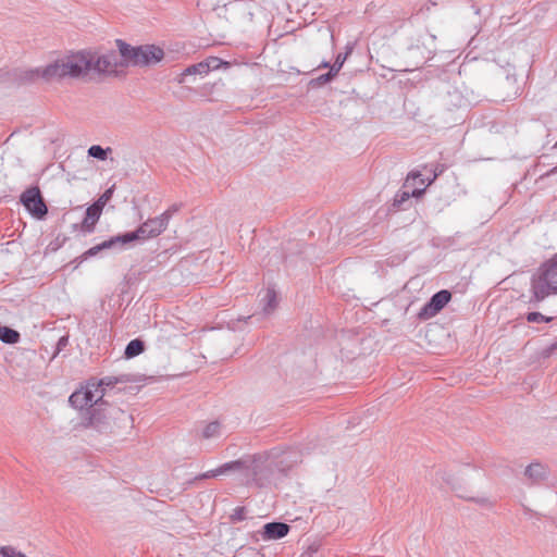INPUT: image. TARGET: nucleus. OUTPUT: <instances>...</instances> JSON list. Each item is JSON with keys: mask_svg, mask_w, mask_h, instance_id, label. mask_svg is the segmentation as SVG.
<instances>
[{"mask_svg": "<svg viewBox=\"0 0 557 557\" xmlns=\"http://www.w3.org/2000/svg\"><path fill=\"white\" fill-rule=\"evenodd\" d=\"M69 78L86 79L95 76H110L119 66H125L115 51L100 53L94 50H81L65 55Z\"/></svg>", "mask_w": 557, "mask_h": 557, "instance_id": "1", "label": "nucleus"}, {"mask_svg": "<svg viewBox=\"0 0 557 557\" xmlns=\"http://www.w3.org/2000/svg\"><path fill=\"white\" fill-rule=\"evenodd\" d=\"M133 424V418L126 411L106 401L88 411L84 425L94 428L101 433H112L115 429L127 428Z\"/></svg>", "mask_w": 557, "mask_h": 557, "instance_id": "2", "label": "nucleus"}, {"mask_svg": "<svg viewBox=\"0 0 557 557\" xmlns=\"http://www.w3.org/2000/svg\"><path fill=\"white\" fill-rule=\"evenodd\" d=\"M116 47L125 66H150L164 58L162 48L156 45L131 46L122 39H116Z\"/></svg>", "mask_w": 557, "mask_h": 557, "instance_id": "3", "label": "nucleus"}, {"mask_svg": "<svg viewBox=\"0 0 557 557\" xmlns=\"http://www.w3.org/2000/svg\"><path fill=\"white\" fill-rule=\"evenodd\" d=\"M531 289L536 301H542L550 294H557V255L543 263L533 275Z\"/></svg>", "mask_w": 557, "mask_h": 557, "instance_id": "4", "label": "nucleus"}, {"mask_svg": "<svg viewBox=\"0 0 557 557\" xmlns=\"http://www.w3.org/2000/svg\"><path fill=\"white\" fill-rule=\"evenodd\" d=\"M103 396V389L99 388V384H96L95 380H90L70 396L69 403L75 409L83 410L87 407L91 409L106 404Z\"/></svg>", "mask_w": 557, "mask_h": 557, "instance_id": "5", "label": "nucleus"}, {"mask_svg": "<svg viewBox=\"0 0 557 557\" xmlns=\"http://www.w3.org/2000/svg\"><path fill=\"white\" fill-rule=\"evenodd\" d=\"M69 77L65 57L57 59L54 62L42 67L26 70L23 72L22 79L25 82H36L41 78L47 83L61 81Z\"/></svg>", "mask_w": 557, "mask_h": 557, "instance_id": "6", "label": "nucleus"}, {"mask_svg": "<svg viewBox=\"0 0 557 557\" xmlns=\"http://www.w3.org/2000/svg\"><path fill=\"white\" fill-rule=\"evenodd\" d=\"M20 201L25 209L37 219H42L48 213V208L38 186L29 187L23 191Z\"/></svg>", "mask_w": 557, "mask_h": 557, "instance_id": "7", "label": "nucleus"}, {"mask_svg": "<svg viewBox=\"0 0 557 557\" xmlns=\"http://www.w3.org/2000/svg\"><path fill=\"white\" fill-rule=\"evenodd\" d=\"M134 236H133V233L132 232H128V233H124V234H120V235H116V236H113L91 248H89L88 250H86L81 257H79V262L90 258V257H95L96 255H98L100 251L102 250H107V249H123L125 248L127 245L134 243Z\"/></svg>", "mask_w": 557, "mask_h": 557, "instance_id": "8", "label": "nucleus"}, {"mask_svg": "<svg viewBox=\"0 0 557 557\" xmlns=\"http://www.w3.org/2000/svg\"><path fill=\"white\" fill-rule=\"evenodd\" d=\"M247 472L250 476L247 483H255L259 487L267 485L272 474L268 459H263L262 457H255L249 466H247Z\"/></svg>", "mask_w": 557, "mask_h": 557, "instance_id": "9", "label": "nucleus"}, {"mask_svg": "<svg viewBox=\"0 0 557 557\" xmlns=\"http://www.w3.org/2000/svg\"><path fill=\"white\" fill-rule=\"evenodd\" d=\"M451 299V293L447 289H442L435 293L430 300L421 308L418 317L422 320H428L435 317Z\"/></svg>", "mask_w": 557, "mask_h": 557, "instance_id": "10", "label": "nucleus"}, {"mask_svg": "<svg viewBox=\"0 0 557 557\" xmlns=\"http://www.w3.org/2000/svg\"><path fill=\"white\" fill-rule=\"evenodd\" d=\"M290 527L284 522L265 523L261 531L262 540L272 541L283 539L288 534Z\"/></svg>", "mask_w": 557, "mask_h": 557, "instance_id": "11", "label": "nucleus"}, {"mask_svg": "<svg viewBox=\"0 0 557 557\" xmlns=\"http://www.w3.org/2000/svg\"><path fill=\"white\" fill-rule=\"evenodd\" d=\"M101 213L102 210L98 206L94 203L89 206L86 209V214L81 225L82 231L85 233H92Z\"/></svg>", "mask_w": 557, "mask_h": 557, "instance_id": "12", "label": "nucleus"}, {"mask_svg": "<svg viewBox=\"0 0 557 557\" xmlns=\"http://www.w3.org/2000/svg\"><path fill=\"white\" fill-rule=\"evenodd\" d=\"M525 476L531 481V483H540L547 478V468L540 463L533 462L529 465L524 471Z\"/></svg>", "mask_w": 557, "mask_h": 557, "instance_id": "13", "label": "nucleus"}, {"mask_svg": "<svg viewBox=\"0 0 557 557\" xmlns=\"http://www.w3.org/2000/svg\"><path fill=\"white\" fill-rule=\"evenodd\" d=\"M242 466H243V462L240 460L226 462L216 469L209 470L207 472L201 473L200 475L196 476L195 480H206V479L215 478V476L226 473L230 470L242 469Z\"/></svg>", "mask_w": 557, "mask_h": 557, "instance_id": "14", "label": "nucleus"}, {"mask_svg": "<svg viewBox=\"0 0 557 557\" xmlns=\"http://www.w3.org/2000/svg\"><path fill=\"white\" fill-rule=\"evenodd\" d=\"M425 188H413L412 190H399L395 197L393 207L397 209H404V205L409 201L411 197H420L424 193Z\"/></svg>", "mask_w": 557, "mask_h": 557, "instance_id": "15", "label": "nucleus"}, {"mask_svg": "<svg viewBox=\"0 0 557 557\" xmlns=\"http://www.w3.org/2000/svg\"><path fill=\"white\" fill-rule=\"evenodd\" d=\"M146 225H149V230L153 231V237L159 236L161 233H163L166 227V218L156 216L152 219H148L146 222H144Z\"/></svg>", "mask_w": 557, "mask_h": 557, "instance_id": "16", "label": "nucleus"}, {"mask_svg": "<svg viewBox=\"0 0 557 557\" xmlns=\"http://www.w3.org/2000/svg\"><path fill=\"white\" fill-rule=\"evenodd\" d=\"M0 341L5 344H16L20 341V333L9 326H0Z\"/></svg>", "mask_w": 557, "mask_h": 557, "instance_id": "17", "label": "nucleus"}, {"mask_svg": "<svg viewBox=\"0 0 557 557\" xmlns=\"http://www.w3.org/2000/svg\"><path fill=\"white\" fill-rule=\"evenodd\" d=\"M196 74H199V75L208 74L203 61L186 67L184 70V72L181 74V78L178 79V83L182 84L185 82L186 76L196 75Z\"/></svg>", "mask_w": 557, "mask_h": 557, "instance_id": "18", "label": "nucleus"}, {"mask_svg": "<svg viewBox=\"0 0 557 557\" xmlns=\"http://www.w3.org/2000/svg\"><path fill=\"white\" fill-rule=\"evenodd\" d=\"M144 349H145L144 342L136 338V339L131 341L127 344L124 354L127 358H134V357L140 355L144 351Z\"/></svg>", "mask_w": 557, "mask_h": 557, "instance_id": "19", "label": "nucleus"}, {"mask_svg": "<svg viewBox=\"0 0 557 557\" xmlns=\"http://www.w3.org/2000/svg\"><path fill=\"white\" fill-rule=\"evenodd\" d=\"M264 301L263 310L265 313H270L277 306V296L274 289L268 288L262 299Z\"/></svg>", "mask_w": 557, "mask_h": 557, "instance_id": "20", "label": "nucleus"}, {"mask_svg": "<svg viewBox=\"0 0 557 557\" xmlns=\"http://www.w3.org/2000/svg\"><path fill=\"white\" fill-rule=\"evenodd\" d=\"M87 152L89 157L103 161L108 158V154L112 152V148H103L99 145H92L88 148Z\"/></svg>", "mask_w": 557, "mask_h": 557, "instance_id": "21", "label": "nucleus"}, {"mask_svg": "<svg viewBox=\"0 0 557 557\" xmlns=\"http://www.w3.org/2000/svg\"><path fill=\"white\" fill-rule=\"evenodd\" d=\"M221 434V424L218 421L208 423L203 431L202 437L206 440L215 438Z\"/></svg>", "mask_w": 557, "mask_h": 557, "instance_id": "22", "label": "nucleus"}, {"mask_svg": "<svg viewBox=\"0 0 557 557\" xmlns=\"http://www.w3.org/2000/svg\"><path fill=\"white\" fill-rule=\"evenodd\" d=\"M203 63H205L207 73H209L210 71L219 70L221 67H225L226 69V67L230 66L228 62L223 61V60H221L218 57H210V58L206 59L203 61Z\"/></svg>", "mask_w": 557, "mask_h": 557, "instance_id": "23", "label": "nucleus"}, {"mask_svg": "<svg viewBox=\"0 0 557 557\" xmlns=\"http://www.w3.org/2000/svg\"><path fill=\"white\" fill-rule=\"evenodd\" d=\"M149 225H146L145 223L140 224L137 230H135L133 233L134 240H146L153 237V231L148 228Z\"/></svg>", "mask_w": 557, "mask_h": 557, "instance_id": "24", "label": "nucleus"}, {"mask_svg": "<svg viewBox=\"0 0 557 557\" xmlns=\"http://www.w3.org/2000/svg\"><path fill=\"white\" fill-rule=\"evenodd\" d=\"M226 5L222 0H198V7L203 11H214L220 7L226 9Z\"/></svg>", "mask_w": 557, "mask_h": 557, "instance_id": "25", "label": "nucleus"}, {"mask_svg": "<svg viewBox=\"0 0 557 557\" xmlns=\"http://www.w3.org/2000/svg\"><path fill=\"white\" fill-rule=\"evenodd\" d=\"M0 556L1 557H27L22 552L17 550L15 547L7 545L0 547Z\"/></svg>", "mask_w": 557, "mask_h": 557, "instance_id": "26", "label": "nucleus"}, {"mask_svg": "<svg viewBox=\"0 0 557 557\" xmlns=\"http://www.w3.org/2000/svg\"><path fill=\"white\" fill-rule=\"evenodd\" d=\"M553 320L552 317H546L544 314H542L541 312H529L527 314V321L530 322V323H542V322H550Z\"/></svg>", "mask_w": 557, "mask_h": 557, "instance_id": "27", "label": "nucleus"}, {"mask_svg": "<svg viewBox=\"0 0 557 557\" xmlns=\"http://www.w3.org/2000/svg\"><path fill=\"white\" fill-rule=\"evenodd\" d=\"M114 191V186L108 188L99 198L97 201L94 202V205L98 206L103 210V207L107 205V202L112 198Z\"/></svg>", "mask_w": 557, "mask_h": 557, "instance_id": "28", "label": "nucleus"}, {"mask_svg": "<svg viewBox=\"0 0 557 557\" xmlns=\"http://www.w3.org/2000/svg\"><path fill=\"white\" fill-rule=\"evenodd\" d=\"M336 75L330 70L327 73L318 76L310 82L311 85L322 86L331 82Z\"/></svg>", "mask_w": 557, "mask_h": 557, "instance_id": "29", "label": "nucleus"}, {"mask_svg": "<svg viewBox=\"0 0 557 557\" xmlns=\"http://www.w3.org/2000/svg\"><path fill=\"white\" fill-rule=\"evenodd\" d=\"M346 58H347V53L343 54V53H339L336 59H335V62L334 64L330 67V70L335 74L337 75V73L341 71V69L343 67L345 61H346Z\"/></svg>", "mask_w": 557, "mask_h": 557, "instance_id": "30", "label": "nucleus"}, {"mask_svg": "<svg viewBox=\"0 0 557 557\" xmlns=\"http://www.w3.org/2000/svg\"><path fill=\"white\" fill-rule=\"evenodd\" d=\"M117 383V379L113 376H106L99 381H96V384H99V388L103 389L106 393V387H113Z\"/></svg>", "mask_w": 557, "mask_h": 557, "instance_id": "31", "label": "nucleus"}, {"mask_svg": "<svg viewBox=\"0 0 557 557\" xmlns=\"http://www.w3.org/2000/svg\"><path fill=\"white\" fill-rule=\"evenodd\" d=\"M232 522H239L246 519V508L245 507H236L231 515Z\"/></svg>", "mask_w": 557, "mask_h": 557, "instance_id": "32", "label": "nucleus"}, {"mask_svg": "<svg viewBox=\"0 0 557 557\" xmlns=\"http://www.w3.org/2000/svg\"><path fill=\"white\" fill-rule=\"evenodd\" d=\"M444 170H445V168L443 164L437 163V164L433 165V169L431 170L432 176L428 178L426 186L432 184L437 178V176H440L444 172Z\"/></svg>", "mask_w": 557, "mask_h": 557, "instance_id": "33", "label": "nucleus"}, {"mask_svg": "<svg viewBox=\"0 0 557 557\" xmlns=\"http://www.w3.org/2000/svg\"><path fill=\"white\" fill-rule=\"evenodd\" d=\"M417 178L420 180V184L421 185H425L426 180L422 177L420 172H411V173L408 174V176L406 178V183L404 185V188H407V186L410 183V181H416Z\"/></svg>", "mask_w": 557, "mask_h": 557, "instance_id": "34", "label": "nucleus"}, {"mask_svg": "<svg viewBox=\"0 0 557 557\" xmlns=\"http://www.w3.org/2000/svg\"><path fill=\"white\" fill-rule=\"evenodd\" d=\"M180 210V205H172L168 210H165L162 214H160L161 218H166V224L169 225V222L174 213H176Z\"/></svg>", "mask_w": 557, "mask_h": 557, "instance_id": "35", "label": "nucleus"}, {"mask_svg": "<svg viewBox=\"0 0 557 557\" xmlns=\"http://www.w3.org/2000/svg\"><path fill=\"white\" fill-rule=\"evenodd\" d=\"M67 337L65 336H62L59 342H58V345H57V352L61 351L63 347H65L67 345Z\"/></svg>", "mask_w": 557, "mask_h": 557, "instance_id": "36", "label": "nucleus"}, {"mask_svg": "<svg viewBox=\"0 0 557 557\" xmlns=\"http://www.w3.org/2000/svg\"><path fill=\"white\" fill-rule=\"evenodd\" d=\"M557 173V165L549 170L547 173L544 174V176H550L553 174Z\"/></svg>", "mask_w": 557, "mask_h": 557, "instance_id": "37", "label": "nucleus"}, {"mask_svg": "<svg viewBox=\"0 0 557 557\" xmlns=\"http://www.w3.org/2000/svg\"><path fill=\"white\" fill-rule=\"evenodd\" d=\"M332 65H330V63L327 61H323L319 67H323V69H326V67H331Z\"/></svg>", "mask_w": 557, "mask_h": 557, "instance_id": "38", "label": "nucleus"}, {"mask_svg": "<svg viewBox=\"0 0 557 557\" xmlns=\"http://www.w3.org/2000/svg\"><path fill=\"white\" fill-rule=\"evenodd\" d=\"M555 348H557V343H556V344H554V345L550 347V349H552V350H553V349H555Z\"/></svg>", "mask_w": 557, "mask_h": 557, "instance_id": "39", "label": "nucleus"}, {"mask_svg": "<svg viewBox=\"0 0 557 557\" xmlns=\"http://www.w3.org/2000/svg\"><path fill=\"white\" fill-rule=\"evenodd\" d=\"M554 148H557V140H556V144L554 145Z\"/></svg>", "mask_w": 557, "mask_h": 557, "instance_id": "40", "label": "nucleus"}]
</instances>
